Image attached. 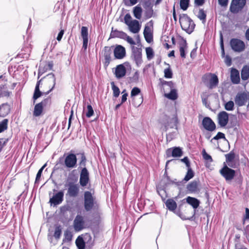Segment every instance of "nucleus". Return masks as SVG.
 Instances as JSON below:
<instances>
[{"label": "nucleus", "mask_w": 249, "mask_h": 249, "mask_svg": "<svg viewBox=\"0 0 249 249\" xmlns=\"http://www.w3.org/2000/svg\"><path fill=\"white\" fill-rule=\"evenodd\" d=\"M77 181V177L70 174L65 184V187H68L67 195L71 197H76L77 196L79 189L78 184H76Z\"/></svg>", "instance_id": "nucleus-1"}, {"label": "nucleus", "mask_w": 249, "mask_h": 249, "mask_svg": "<svg viewBox=\"0 0 249 249\" xmlns=\"http://www.w3.org/2000/svg\"><path fill=\"white\" fill-rule=\"evenodd\" d=\"M179 21L182 30L188 34H191L193 32L196 25L187 14L180 15Z\"/></svg>", "instance_id": "nucleus-2"}, {"label": "nucleus", "mask_w": 249, "mask_h": 249, "mask_svg": "<svg viewBox=\"0 0 249 249\" xmlns=\"http://www.w3.org/2000/svg\"><path fill=\"white\" fill-rule=\"evenodd\" d=\"M77 155L69 153L64 155V159L61 158L59 160V162L62 163L64 161V165L69 169L75 168L77 166Z\"/></svg>", "instance_id": "nucleus-3"}, {"label": "nucleus", "mask_w": 249, "mask_h": 249, "mask_svg": "<svg viewBox=\"0 0 249 249\" xmlns=\"http://www.w3.org/2000/svg\"><path fill=\"white\" fill-rule=\"evenodd\" d=\"M94 199L90 192L86 191L85 192L84 206L87 212L90 211L91 210L98 207V205Z\"/></svg>", "instance_id": "nucleus-4"}, {"label": "nucleus", "mask_w": 249, "mask_h": 249, "mask_svg": "<svg viewBox=\"0 0 249 249\" xmlns=\"http://www.w3.org/2000/svg\"><path fill=\"white\" fill-rule=\"evenodd\" d=\"M124 23L128 26L129 31L134 33H138L141 29V25L137 20H132L129 14H126L124 18Z\"/></svg>", "instance_id": "nucleus-5"}, {"label": "nucleus", "mask_w": 249, "mask_h": 249, "mask_svg": "<svg viewBox=\"0 0 249 249\" xmlns=\"http://www.w3.org/2000/svg\"><path fill=\"white\" fill-rule=\"evenodd\" d=\"M202 81L209 89L216 88L218 84V77L214 74L208 73L202 77Z\"/></svg>", "instance_id": "nucleus-6"}, {"label": "nucleus", "mask_w": 249, "mask_h": 249, "mask_svg": "<svg viewBox=\"0 0 249 249\" xmlns=\"http://www.w3.org/2000/svg\"><path fill=\"white\" fill-rule=\"evenodd\" d=\"M51 104V98L50 97L46 98L42 100L41 102L36 104L35 106L33 115L35 117H38L40 116L43 110L50 106Z\"/></svg>", "instance_id": "nucleus-7"}, {"label": "nucleus", "mask_w": 249, "mask_h": 249, "mask_svg": "<svg viewBox=\"0 0 249 249\" xmlns=\"http://www.w3.org/2000/svg\"><path fill=\"white\" fill-rule=\"evenodd\" d=\"M178 123V119L176 115H174L173 117L170 118L167 115H164L163 118L161 120V124L163 125V130L167 131L170 128H174L176 126Z\"/></svg>", "instance_id": "nucleus-8"}, {"label": "nucleus", "mask_w": 249, "mask_h": 249, "mask_svg": "<svg viewBox=\"0 0 249 249\" xmlns=\"http://www.w3.org/2000/svg\"><path fill=\"white\" fill-rule=\"evenodd\" d=\"M230 44L231 49L237 53L243 52L246 48L244 42L238 38L231 39Z\"/></svg>", "instance_id": "nucleus-9"}, {"label": "nucleus", "mask_w": 249, "mask_h": 249, "mask_svg": "<svg viewBox=\"0 0 249 249\" xmlns=\"http://www.w3.org/2000/svg\"><path fill=\"white\" fill-rule=\"evenodd\" d=\"M78 162L77 163L78 170L79 171H88L89 162L87 160L86 156L84 153H80L77 154Z\"/></svg>", "instance_id": "nucleus-10"}, {"label": "nucleus", "mask_w": 249, "mask_h": 249, "mask_svg": "<svg viewBox=\"0 0 249 249\" xmlns=\"http://www.w3.org/2000/svg\"><path fill=\"white\" fill-rule=\"evenodd\" d=\"M246 3V0H232L230 10L233 14H237L242 11Z\"/></svg>", "instance_id": "nucleus-11"}, {"label": "nucleus", "mask_w": 249, "mask_h": 249, "mask_svg": "<svg viewBox=\"0 0 249 249\" xmlns=\"http://www.w3.org/2000/svg\"><path fill=\"white\" fill-rule=\"evenodd\" d=\"M220 173L227 181H231L234 178L238 182H242V181L241 172H220Z\"/></svg>", "instance_id": "nucleus-12"}, {"label": "nucleus", "mask_w": 249, "mask_h": 249, "mask_svg": "<svg viewBox=\"0 0 249 249\" xmlns=\"http://www.w3.org/2000/svg\"><path fill=\"white\" fill-rule=\"evenodd\" d=\"M85 224V222L83 216L77 214L75 217L73 223L74 231H81L86 228Z\"/></svg>", "instance_id": "nucleus-13"}, {"label": "nucleus", "mask_w": 249, "mask_h": 249, "mask_svg": "<svg viewBox=\"0 0 249 249\" xmlns=\"http://www.w3.org/2000/svg\"><path fill=\"white\" fill-rule=\"evenodd\" d=\"M162 84L163 85L167 86L171 89V91L169 93L165 94V96L172 100L177 99L178 98V94L177 90L174 89V84L172 81H164L162 82Z\"/></svg>", "instance_id": "nucleus-14"}, {"label": "nucleus", "mask_w": 249, "mask_h": 249, "mask_svg": "<svg viewBox=\"0 0 249 249\" xmlns=\"http://www.w3.org/2000/svg\"><path fill=\"white\" fill-rule=\"evenodd\" d=\"M249 100L248 94L244 92L238 93L234 99L235 104L241 107L245 105Z\"/></svg>", "instance_id": "nucleus-15"}, {"label": "nucleus", "mask_w": 249, "mask_h": 249, "mask_svg": "<svg viewBox=\"0 0 249 249\" xmlns=\"http://www.w3.org/2000/svg\"><path fill=\"white\" fill-rule=\"evenodd\" d=\"M229 114L225 111H220L217 115L218 124L221 127H225L228 123Z\"/></svg>", "instance_id": "nucleus-16"}, {"label": "nucleus", "mask_w": 249, "mask_h": 249, "mask_svg": "<svg viewBox=\"0 0 249 249\" xmlns=\"http://www.w3.org/2000/svg\"><path fill=\"white\" fill-rule=\"evenodd\" d=\"M112 47L106 46L102 51V54L105 59L104 66L107 67L111 61V54L112 53Z\"/></svg>", "instance_id": "nucleus-17"}, {"label": "nucleus", "mask_w": 249, "mask_h": 249, "mask_svg": "<svg viewBox=\"0 0 249 249\" xmlns=\"http://www.w3.org/2000/svg\"><path fill=\"white\" fill-rule=\"evenodd\" d=\"M63 197L64 193L62 191H60L50 199L49 203L54 206L60 204L63 200Z\"/></svg>", "instance_id": "nucleus-18"}, {"label": "nucleus", "mask_w": 249, "mask_h": 249, "mask_svg": "<svg viewBox=\"0 0 249 249\" xmlns=\"http://www.w3.org/2000/svg\"><path fill=\"white\" fill-rule=\"evenodd\" d=\"M166 155L167 158L180 157L182 155L181 149L179 147L168 148L166 151Z\"/></svg>", "instance_id": "nucleus-19"}, {"label": "nucleus", "mask_w": 249, "mask_h": 249, "mask_svg": "<svg viewBox=\"0 0 249 249\" xmlns=\"http://www.w3.org/2000/svg\"><path fill=\"white\" fill-rule=\"evenodd\" d=\"M202 125L205 129L210 131H213L216 127L214 123L209 117H205L203 119Z\"/></svg>", "instance_id": "nucleus-20"}, {"label": "nucleus", "mask_w": 249, "mask_h": 249, "mask_svg": "<svg viewBox=\"0 0 249 249\" xmlns=\"http://www.w3.org/2000/svg\"><path fill=\"white\" fill-rule=\"evenodd\" d=\"M132 52L134 60L136 64L139 66L142 62L141 51L133 46L132 47Z\"/></svg>", "instance_id": "nucleus-21"}, {"label": "nucleus", "mask_w": 249, "mask_h": 249, "mask_svg": "<svg viewBox=\"0 0 249 249\" xmlns=\"http://www.w3.org/2000/svg\"><path fill=\"white\" fill-rule=\"evenodd\" d=\"M44 78L49 83L50 87H51L50 89L45 93V95H47L54 89L55 85L56 79L54 74L52 73L48 74Z\"/></svg>", "instance_id": "nucleus-22"}, {"label": "nucleus", "mask_w": 249, "mask_h": 249, "mask_svg": "<svg viewBox=\"0 0 249 249\" xmlns=\"http://www.w3.org/2000/svg\"><path fill=\"white\" fill-rule=\"evenodd\" d=\"M114 56L117 59H122L125 55V48L121 45H117L114 50Z\"/></svg>", "instance_id": "nucleus-23"}, {"label": "nucleus", "mask_w": 249, "mask_h": 249, "mask_svg": "<svg viewBox=\"0 0 249 249\" xmlns=\"http://www.w3.org/2000/svg\"><path fill=\"white\" fill-rule=\"evenodd\" d=\"M72 207L69 205H66L60 208V215L61 219H65V221H68L69 219L68 217L67 212H71Z\"/></svg>", "instance_id": "nucleus-24"}, {"label": "nucleus", "mask_w": 249, "mask_h": 249, "mask_svg": "<svg viewBox=\"0 0 249 249\" xmlns=\"http://www.w3.org/2000/svg\"><path fill=\"white\" fill-rule=\"evenodd\" d=\"M11 106L8 103H3L0 105V117H5L10 113Z\"/></svg>", "instance_id": "nucleus-25"}, {"label": "nucleus", "mask_w": 249, "mask_h": 249, "mask_svg": "<svg viewBox=\"0 0 249 249\" xmlns=\"http://www.w3.org/2000/svg\"><path fill=\"white\" fill-rule=\"evenodd\" d=\"M231 79L232 83L237 84L240 82L239 72L234 68H231Z\"/></svg>", "instance_id": "nucleus-26"}, {"label": "nucleus", "mask_w": 249, "mask_h": 249, "mask_svg": "<svg viewBox=\"0 0 249 249\" xmlns=\"http://www.w3.org/2000/svg\"><path fill=\"white\" fill-rule=\"evenodd\" d=\"M125 73L126 68L123 64L119 65L116 67L115 74L117 78L120 79L124 77L125 75Z\"/></svg>", "instance_id": "nucleus-27"}, {"label": "nucleus", "mask_w": 249, "mask_h": 249, "mask_svg": "<svg viewBox=\"0 0 249 249\" xmlns=\"http://www.w3.org/2000/svg\"><path fill=\"white\" fill-rule=\"evenodd\" d=\"M186 202L193 207L194 210L196 211L200 204V201L198 199L191 196H188L186 198Z\"/></svg>", "instance_id": "nucleus-28"}, {"label": "nucleus", "mask_w": 249, "mask_h": 249, "mask_svg": "<svg viewBox=\"0 0 249 249\" xmlns=\"http://www.w3.org/2000/svg\"><path fill=\"white\" fill-rule=\"evenodd\" d=\"M225 157L227 164L231 167L235 168L236 165L233 164L235 157V154L233 152H231L230 153L226 154Z\"/></svg>", "instance_id": "nucleus-29"}, {"label": "nucleus", "mask_w": 249, "mask_h": 249, "mask_svg": "<svg viewBox=\"0 0 249 249\" xmlns=\"http://www.w3.org/2000/svg\"><path fill=\"white\" fill-rule=\"evenodd\" d=\"M173 212H174V213H175L177 215L179 216V217H180V218H181L183 220H189L193 221L194 220V219H195V216L196 213V211L195 210L193 211L192 216H191V217L186 216L185 215L182 213L181 212L179 209L177 210H176L175 211Z\"/></svg>", "instance_id": "nucleus-30"}, {"label": "nucleus", "mask_w": 249, "mask_h": 249, "mask_svg": "<svg viewBox=\"0 0 249 249\" xmlns=\"http://www.w3.org/2000/svg\"><path fill=\"white\" fill-rule=\"evenodd\" d=\"M41 80H42V79H40V80L38 81L36 84L34 95H33V103H34V104L35 103L36 100L37 99H38L39 97H40V96H41L43 93V92L40 91L39 90V85H40V83Z\"/></svg>", "instance_id": "nucleus-31"}, {"label": "nucleus", "mask_w": 249, "mask_h": 249, "mask_svg": "<svg viewBox=\"0 0 249 249\" xmlns=\"http://www.w3.org/2000/svg\"><path fill=\"white\" fill-rule=\"evenodd\" d=\"M80 183L83 186H86L89 181V172H80Z\"/></svg>", "instance_id": "nucleus-32"}, {"label": "nucleus", "mask_w": 249, "mask_h": 249, "mask_svg": "<svg viewBox=\"0 0 249 249\" xmlns=\"http://www.w3.org/2000/svg\"><path fill=\"white\" fill-rule=\"evenodd\" d=\"M167 208L171 212L175 211L177 207V204L172 198H169L165 202Z\"/></svg>", "instance_id": "nucleus-33"}, {"label": "nucleus", "mask_w": 249, "mask_h": 249, "mask_svg": "<svg viewBox=\"0 0 249 249\" xmlns=\"http://www.w3.org/2000/svg\"><path fill=\"white\" fill-rule=\"evenodd\" d=\"M187 49V42L185 40H183L181 42L179 43V52L180 56L182 58H185L186 53L185 51Z\"/></svg>", "instance_id": "nucleus-34"}, {"label": "nucleus", "mask_w": 249, "mask_h": 249, "mask_svg": "<svg viewBox=\"0 0 249 249\" xmlns=\"http://www.w3.org/2000/svg\"><path fill=\"white\" fill-rule=\"evenodd\" d=\"M142 7L139 5L133 8V13L135 18L138 19H140L142 18Z\"/></svg>", "instance_id": "nucleus-35"}, {"label": "nucleus", "mask_w": 249, "mask_h": 249, "mask_svg": "<svg viewBox=\"0 0 249 249\" xmlns=\"http://www.w3.org/2000/svg\"><path fill=\"white\" fill-rule=\"evenodd\" d=\"M126 33L123 32L118 31L117 30H113L110 33V37L112 38L119 37L122 39H124V37L125 36Z\"/></svg>", "instance_id": "nucleus-36"}, {"label": "nucleus", "mask_w": 249, "mask_h": 249, "mask_svg": "<svg viewBox=\"0 0 249 249\" xmlns=\"http://www.w3.org/2000/svg\"><path fill=\"white\" fill-rule=\"evenodd\" d=\"M54 229L55 230L53 236L56 240H58L60 239L62 234V226L59 224H55L54 225Z\"/></svg>", "instance_id": "nucleus-37"}, {"label": "nucleus", "mask_w": 249, "mask_h": 249, "mask_svg": "<svg viewBox=\"0 0 249 249\" xmlns=\"http://www.w3.org/2000/svg\"><path fill=\"white\" fill-rule=\"evenodd\" d=\"M241 78L243 80H247L249 78V66H244L241 71Z\"/></svg>", "instance_id": "nucleus-38"}, {"label": "nucleus", "mask_w": 249, "mask_h": 249, "mask_svg": "<svg viewBox=\"0 0 249 249\" xmlns=\"http://www.w3.org/2000/svg\"><path fill=\"white\" fill-rule=\"evenodd\" d=\"M75 244L78 249H85L86 244L83 237L79 236L76 239Z\"/></svg>", "instance_id": "nucleus-39"}, {"label": "nucleus", "mask_w": 249, "mask_h": 249, "mask_svg": "<svg viewBox=\"0 0 249 249\" xmlns=\"http://www.w3.org/2000/svg\"><path fill=\"white\" fill-rule=\"evenodd\" d=\"M197 182L194 180L187 185V189L188 191L191 193L196 192L197 191Z\"/></svg>", "instance_id": "nucleus-40"}, {"label": "nucleus", "mask_w": 249, "mask_h": 249, "mask_svg": "<svg viewBox=\"0 0 249 249\" xmlns=\"http://www.w3.org/2000/svg\"><path fill=\"white\" fill-rule=\"evenodd\" d=\"M197 17L200 20L202 21V22L203 23H205L206 22V13L203 9H199V10L197 14Z\"/></svg>", "instance_id": "nucleus-41"}, {"label": "nucleus", "mask_w": 249, "mask_h": 249, "mask_svg": "<svg viewBox=\"0 0 249 249\" xmlns=\"http://www.w3.org/2000/svg\"><path fill=\"white\" fill-rule=\"evenodd\" d=\"M64 238L63 239V242H69L71 241L72 238V234L70 231L68 230L65 231L64 232Z\"/></svg>", "instance_id": "nucleus-42"}, {"label": "nucleus", "mask_w": 249, "mask_h": 249, "mask_svg": "<svg viewBox=\"0 0 249 249\" xmlns=\"http://www.w3.org/2000/svg\"><path fill=\"white\" fill-rule=\"evenodd\" d=\"M8 120L7 119H3L0 122V133L3 132L8 128Z\"/></svg>", "instance_id": "nucleus-43"}, {"label": "nucleus", "mask_w": 249, "mask_h": 249, "mask_svg": "<svg viewBox=\"0 0 249 249\" xmlns=\"http://www.w3.org/2000/svg\"><path fill=\"white\" fill-rule=\"evenodd\" d=\"M11 92L8 91L4 86H0V98L3 97H8Z\"/></svg>", "instance_id": "nucleus-44"}, {"label": "nucleus", "mask_w": 249, "mask_h": 249, "mask_svg": "<svg viewBox=\"0 0 249 249\" xmlns=\"http://www.w3.org/2000/svg\"><path fill=\"white\" fill-rule=\"evenodd\" d=\"M111 85L113 90V96L115 97H118L120 92L119 88L115 85L113 82L111 83Z\"/></svg>", "instance_id": "nucleus-45"}, {"label": "nucleus", "mask_w": 249, "mask_h": 249, "mask_svg": "<svg viewBox=\"0 0 249 249\" xmlns=\"http://www.w3.org/2000/svg\"><path fill=\"white\" fill-rule=\"evenodd\" d=\"M234 104L232 101H228L224 104L225 109L227 111H232L234 109Z\"/></svg>", "instance_id": "nucleus-46"}, {"label": "nucleus", "mask_w": 249, "mask_h": 249, "mask_svg": "<svg viewBox=\"0 0 249 249\" xmlns=\"http://www.w3.org/2000/svg\"><path fill=\"white\" fill-rule=\"evenodd\" d=\"M146 53L147 58L148 60L152 59L154 56V51L152 48L148 47L146 48Z\"/></svg>", "instance_id": "nucleus-47"}, {"label": "nucleus", "mask_w": 249, "mask_h": 249, "mask_svg": "<svg viewBox=\"0 0 249 249\" xmlns=\"http://www.w3.org/2000/svg\"><path fill=\"white\" fill-rule=\"evenodd\" d=\"M189 0H180L179 5L180 8L183 10H186L189 6Z\"/></svg>", "instance_id": "nucleus-48"}, {"label": "nucleus", "mask_w": 249, "mask_h": 249, "mask_svg": "<svg viewBox=\"0 0 249 249\" xmlns=\"http://www.w3.org/2000/svg\"><path fill=\"white\" fill-rule=\"evenodd\" d=\"M167 182L165 184V186L167 187L169 185L171 184H175L177 185L178 186L181 185V182L179 181H176L177 179H175L174 180H172L170 179V177L169 176H167L166 178Z\"/></svg>", "instance_id": "nucleus-49"}, {"label": "nucleus", "mask_w": 249, "mask_h": 249, "mask_svg": "<svg viewBox=\"0 0 249 249\" xmlns=\"http://www.w3.org/2000/svg\"><path fill=\"white\" fill-rule=\"evenodd\" d=\"M153 26V22L150 20L146 23L144 27L143 33H151V27Z\"/></svg>", "instance_id": "nucleus-50"}, {"label": "nucleus", "mask_w": 249, "mask_h": 249, "mask_svg": "<svg viewBox=\"0 0 249 249\" xmlns=\"http://www.w3.org/2000/svg\"><path fill=\"white\" fill-rule=\"evenodd\" d=\"M81 36L82 39H88V29L87 27L83 26L81 28Z\"/></svg>", "instance_id": "nucleus-51"}, {"label": "nucleus", "mask_w": 249, "mask_h": 249, "mask_svg": "<svg viewBox=\"0 0 249 249\" xmlns=\"http://www.w3.org/2000/svg\"><path fill=\"white\" fill-rule=\"evenodd\" d=\"M153 15V10L152 7H149L148 8H146L145 11L144 16L146 18L148 19L152 17Z\"/></svg>", "instance_id": "nucleus-52"}, {"label": "nucleus", "mask_w": 249, "mask_h": 249, "mask_svg": "<svg viewBox=\"0 0 249 249\" xmlns=\"http://www.w3.org/2000/svg\"><path fill=\"white\" fill-rule=\"evenodd\" d=\"M141 92V89L138 87L133 88L131 91L130 96L133 99L136 95L139 94Z\"/></svg>", "instance_id": "nucleus-53"}, {"label": "nucleus", "mask_w": 249, "mask_h": 249, "mask_svg": "<svg viewBox=\"0 0 249 249\" xmlns=\"http://www.w3.org/2000/svg\"><path fill=\"white\" fill-rule=\"evenodd\" d=\"M202 154L203 159L208 162H212L213 161V159L212 157L207 153L205 150L203 149L202 151Z\"/></svg>", "instance_id": "nucleus-54"}, {"label": "nucleus", "mask_w": 249, "mask_h": 249, "mask_svg": "<svg viewBox=\"0 0 249 249\" xmlns=\"http://www.w3.org/2000/svg\"><path fill=\"white\" fill-rule=\"evenodd\" d=\"M195 176L194 172H187L186 176H185L183 179H182L180 182L181 184L183 183V181L187 182L191 178H192Z\"/></svg>", "instance_id": "nucleus-55"}, {"label": "nucleus", "mask_w": 249, "mask_h": 249, "mask_svg": "<svg viewBox=\"0 0 249 249\" xmlns=\"http://www.w3.org/2000/svg\"><path fill=\"white\" fill-rule=\"evenodd\" d=\"M94 113V111L92 108V107L90 105H88L87 106V111L86 112V115L88 118H90L91 117Z\"/></svg>", "instance_id": "nucleus-56"}, {"label": "nucleus", "mask_w": 249, "mask_h": 249, "mask_svg": "<svg viewBox=\"0 0 249 249\" xmlns=\"http://www.w3.org/2000/svg\"><path fill=\"white\" fill-rule=\"evenodd\" d=\"M181 161L184 162L187 168V171H192L191 167H190V164L189 160V159L187 157H184L183 159L181 160Z\"/></svg>", "instance_id": "nucleus-57"}, {"label": "nucleus", "mask_w": 249, "mask_h": 249, "mask_svg": "<svg viewBox=\"0 0 249 249\" xmlns=\"http://www.w3.org/2000/svg\"><path fill=\"white\" fill-rule=\"evenodd\" d=\"M164 77L166 78H171L172 77V71L170 68H167L164 71Z\"/></svg>", "instance_id": "nucleus-58"}, {"label": "nucleus", "mask_w": 249, "mask_h": 249, "mask_svg": "<svg viewBox=\"0 0 249 249\" xmlns=\"http://www.w3.org/2000/svg\"><path fill=\"white\" fill-rule=\"evenodd\" d=\"M124 40H126L128 43L131 45H134L136 44V42L133 39L132 37L128 36L126 34H125V36L124 37Z\"/></svg>", "instance_id": "nucleus-59"}, {"label": "nucleus", "mask_w": 249, "mask_h": 249, "mask_svg": "<svg viewBox=\"0 0 249 249\" xmlns=\"http://www.w3.org/2000/svg\"><path fill=\"white\" fill-rule=\"evenodd\" d=\"M145 40L148 43H150L153 39V36L151 33H143Z\"/></svg>", "instance_id": "nucleus-60"}, {"label": "nucleus", "mask_w": 249, "mask_h": 249, "mask_svg": "<svg viewBox=\"0 0 249 249\" xmlns=\"http://www.w3.org/2000/svg\"><path fill=\"white\" fill-rule=\"evenodd\" d=\"M220 48L222 51V56L223 57L225 55V51L224 48L223 38L222 34L221 33L220 34Z\"/></svg>", "instance_id": "nucleus-61"}, {"label": "nucleus", "mask_w": 249, "mask_h": 249, "mask_svg": "<svg viewBox=\"0 0 249 249\" xmlns=\"http://www.w3.org/2000/svg\"><path fill=\"white\" fill-rule=\"evenodd\" d=\"M47 70H46V68H44V65H40L38 69V78L39 76L43 74Z\"/></svg>", "instance_id": "nucleus-62"}, {"label": "nucleus", "mask_w": 249, "mask_h": 249, "mask_svg": "<svg viewBox=\"0 0 249 249\" xmlns=\"http://www.w3.org/2000/svg\"><path fill=\"white\" fill-rule=\"evenodd\" d=\"M225 63L227 66L229 67L231 65V59L229 55H226L225 59Z\"/></svg>", "instance_id": "nucleus-63"}, {"label": "nucleus", "mask_w": 249, "mask_h": 249, "mask_svg": "<svg viewBox=\"0 0 249 249\" xmlns=\"http://www.w3.org/2000/svg\"><path fill=\"white\" fill-rule=\"evenodd\" d=\"M235 249H247L240 242L235 243Z\"/></svg>", "instance_id": "nucleus-64"}]
</instances>
